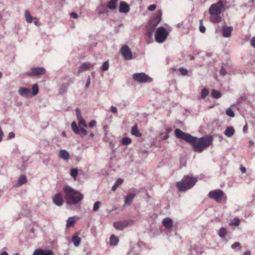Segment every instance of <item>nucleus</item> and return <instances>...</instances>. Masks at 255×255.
I'll return each mask as SVG.
<instances>
[{
    "instance_id": "nucleus-6",
    "label": "nucleus",
    "mask_w": 255,
    "mask_h": 255,
    "mask_svg": "<svg viewBox=\"0 0 255 255\" xmlns=\"http://www.w3.org/2000/svg\"><path fill=\"white\" fill-rule=\"evenodd\" d=\"M132 79L140 83H150L153 80L151 78L143 72L134 73L132 75Z\"/></svg>"
},
{
    "instance_id": "nucleus-26",
    "label": "nucleus",
    "mask_w": 255,
    "mask_h": 255,
    "mask_svg": "<svg viewBox=\"0 0 255 255\" xmlns=\"http://www.w3.org/2000/svg\"><path fill=\"white\" fill-rule=\"evenodd\" d=\"M235 129L232 127H228L224 131V134L228 137H232L235 133Z\"/></svg>"
},
{
    "instance_id": "nucleus-12",
    "label": "nucleus",
    "mask_w": 255,
    "mask_h": 255,
    "mask_svg": "<svg viewBox=\"0 0 255 255\" xmlns=\"http://www.w3.org/2000/svg\"><path fill=\"white\" fill-rule=\"evenodd\" d=\"M142 242H138L134 245L129 251L128 255H140L139 253L142 250V247L143 246Z\"/></svg>"
},
{
    "instance_id": "nucleus-47",
    "label": "nucleus",
    "mask_w": 255,
    "mask_h": 255,
    "mask_svg": "<svg viewBox=\"0 0 255 255\" xmlns=\"http://www.w3.org/2000/svg\"><path fill=\"white\" fill-rule=\"evenodd\" d=\"M200 25L199 26V30L202 33H204L206 31L205 27L202 24V20H200Z\"/></svg>"
},
{
    "instance_id": "nucleus-10",
    "label": "nucleus",
    "mask_w": 255,
    "mask_h": 255,
    "mask_svg": "<svg viewBox=\"0 0 255 255\" xmlns=\"http://www.w3.org/2000/svg\"><path fill=\"white\" fill-rule=\"evenodd\" d=\"M133 223L132 220H125L121 221H117L114 223V227L118 230H123L125 228L130 226Z\"/></svg>"
},
{
    "instance_id": "nucleus-23",
    "label": "nucleus",
    "mask_w": 255,
    "mask_h": 255,
    "mask_svg": "<svg viewBox=\"0 0 255 255\" xmlns=\"http://www.w3.org/2000/svg\"><path fill=\"white\" fill-rule=\"evenodd\" d=\"M131 133L132 135L137 137L141 136V133L139 132L136 124L134 125L131 128Z\"/></svg>"
},
{
    "instance_id": "nucleus-45",
    "label": "nucleus",
    "mask_w": 255,
    "mask_h": 255,
    "mask_svg": "<svg viewBox=\"0 0 255 255\" xmlns=\"http://www.w3.org/2000/svg\"><path fill=\"white\" fill-rule=\"evenodd\" d=\"M101 202L100 201H97L96 202L93 206V211H97L100 207V205H101Z\"/></svg>"
},
{
    "instance_id": "nucleus-3",
    "label": "nucleus",
    "mask_w": 255,
    "mask_h": 255,
    "mask_svg": "<svg viewBox=\"0 0 255 255\" xmlns=\"http://www.w3.org/2000/svg\"><path fill=\"white\" fill-rule=\"evenodd\" d=\"M197 182V178L185 175L180 181L176 183V186L179 192H185L192 188Z\"/></svg>"
},
{
    "instance_id": "nucleus-51",
    "label": "nucleus",
    "mask_w": 255,
    "mask_h": 255,
    "mask_svg": "<svg viewBox=\"0 0 255 255\" xmlns=\"http://www.w3.org/2000/svg\"><path fill=\"white\" fill-rule=\"evenodd\" d=\"M156 7L155 4H151L149 5L148 7V10L149 11H153Z\"/></svg>"
},
{
    "instance_id": "nucleus-53",
    "label": "nucleus",
    "mask_w": 255,
    "mask_h": 255,
    "mask_svg": "<svg viewBox=\"0 0 255 255\" xmlns=\"http://www.w3.org/2000/svg\"><path fill=\"white\" fill-rule=\"evenodd\" d=\"M123 179H121V178H119V179H118L116 181V182L115 184H116V185H117L119 186H120V185H121V184L123 183Z\"/></svg>"
},
{
    "instance_id": "nucleus-54",
    "label": "nucleus",
    "mask_w": 255,
    "mask_h": 255,
    "mask_svg": "<svg viewBox=\"0 0 255 255\" xmlns=\"http://www.w3.org/2000/svg\"><path fill=\"white\" fill-rule=\"evenodd\" d=\"M70 15L71 17H73L74 18H77L78 17L77 13L75 12H72L70 13Z\"/></svg>"
},
{
    "instance_id": "nucleus-4",
    "label": "nucleus",
    "mask_w": 255,
    "mask_h": 255,
    "mask_svg": "<svg viewBox=\"0 0 255 255\" xmlns=\"http://www.w3.org/2000/svg\"><path fill=\"white\" fill-rule=\"evenodd\" d=\"M226 3V0H219L217 2L212 4L209 9V14L212 16L220 15L225 10V4Z\"/></svg>"
},
{
    "instance_id": "nucleus-22",
    "label": "nucleus",
    "mask_w": 255,
    "mask_h": 255,
    "mask_svg": "<svg viewBox=\"0 0 255 255\" xmlns=\"http://www.w3.org/2000/svg\"><path fill=\"white\" fill-rule=\"evenodd\" d=\"M135 196L136 195L134 193H130L126 196L125 198V204L124 206H126L127 205H130Z\"/></svg>"
},
{
    "instance_id": "nucleus-16",
    "label": "nucleus",
    "mask_w": 255,
    "mask_h": 255,
    "mask_svg": "<svg viewBox=\"0 0 255 255\" xmlns=\"http://www.w3.org/2000/svg\"><path fill=\"white\" fill-rule=\"evenodd\" d=\"M73 82L74 79H71L69 80L68 83H63L59 89V94L62 95L66 93L68 90L69 86Z\"/></svg>"
},
{
    "instance_id": "nucleus-63",
    "label": "nucleus",
    "mask_w": 255,
    "mask_h": 255,
    "mask_svg": "<svg viewBox=\"0 0 255 255\" xmlns=\"http://www.w3.org/2000/svg\"><path fill=\"white\" fill-rule=\"evenodd\" d=\"M0 255H8V254L6 252L4 251L2 252Z\"/></svg>"
},
{
    "instance_id": "nucleus-32",
    "label": "nucleus",
    "mask_w": 255,
    "mask_h": 255,
    "mask_svg": "<svg viewBox=\"0 0 255 255\" xmlns=\"http://www.w3.org/2000/svg\"><path fill=\"white\" fill-rule=\"evenodd\" d=\"M81 238L77 236H73L72 239V241L75 247H78L80 244Z\"/></svg>"
},
{
    "instance_id": "nucleus-14",
    "label": "nucleus",
    "mask_w": 255,
    "mask_h": 255,
    "mask_svg": "<svg viewBox=\"0 0 255 255\" xmlns=\"http://www.w3.org/2000/svg\"><path fill=\"white\" fill-rule=\"evenodd\" d=\"M18 94L25 98H29L31 97V92L30 89L25 87H21L18 90Z\"/></svg>"
},
{
    "instance_id": "nucleus-13",
    "label": "nucleus",
    "mask_w": 255,
    "mask_h": 255,
    "mask_svg": "<svg viewBox=\"0 0 255 255\" xmlns=\"http://www.w3.org/2000/svg\"><path fill=\"white\" fill-rule=\"evenodd\" d=\"M71 128L76 134H79L82 132L84 135H86L87 134V131L84 128H80V129H79L75 121L72 123Z\"/></svg>"
},
{
    "instance_id": "nucleus-2",
    "label": "nucleus",
    "mask_w": 255,
    "mask_h": 255,
    "mask_svg": "<svg viewBox=\"0 0 255 255\" xmlns=\"http://www.w3.org/2000/svg\"><path fill=\"white\" fill-rule=\"evenodd\" d=\"M64 200L67 208L72 209L74 206L79 205L84 198L83 195L71 187L66 185L63 188Z\"/></svg>"
},
{
    "instance_id": "nucleus-41",
    "label": "nucleus",
    "mask_w": 255,
    "mask_h": 255,
    "mask_svg": "<svg viewBox=\"0 0 255 255\" xmlns=\"http://www.w3.org/2000/svg\"><path fill=\"white\" fill-rule=\"evenodd\" d=\"M109 62L108 61H105L103 64L102 67H101V69L103 71H107L109 69Z\"/></svg>"
},
{
    "instance_id": "nucleus-44",
    "label": "nucleus",
    "mask_w": 255,
    "mask_h": 255,
    "mask_svg": "<svg viewBox=\"0 0 255 255\" xmlns=\"http://www.w3.org/2000/svg\"><path fill=\"white\" fill-rule=\"evenodd\" d=\"M179 71L180 72V74L183 76H186L188 75V71L187 70V69L184 68H179Z\"/></svg>"
},
{
    "instance_id": "nucleus-61",
    "label": "nucleus",
    "mask_w": 255,
    "mask_h": 255,
    "mask_svg": "<svg viewBox=\"0 0 255 255\" xmlns=\"http://www.w3.org/2000/svg\"><path fill=\"white\" fill-rule=\"evenodd\" d=\"M251 252L250 251H246L244 253L243 255H251Z\"/></svg>"
},
{
    "instance_id": "nucleus-40",
    "label": "nucleus",
    "mask_w": 255,
    "mask_h": 255,
    "mask_svg": "<svg viewBox=\"0 0 255 255\" xmlns=\"http://www.w3.org/2000/svg\"><path fill=\"white\" fill-rule=\"evenodd\" d=\"M210 20L214 23H219L221 21V17L220 15L213 16L210 18Z\"/></svg>"
},
{
    "instance_id": "nucleus-9",
    "label": "nucleus",
    "mask_w": 255,
    "mask_h": 255,
    "mask_svg": "<svg viewBox=\"0 0 255 255\" xmlns=\"http://www.w3.org/2000/svg\"><path fill=\"white\" fill-rule=\"evenodd\" d=\"M46 70L43 67H32L30 71L25 73V75L28 76H35L42 75L45 73Z\"/></svg>"
},
{
    "instance_id": "nucleus-38",
    "label": "nucleus",
    "mask_w": 255,
    "mask_h": 255,
    "mask_svg": "<svg viewBox=\"0 0 255 255\" xmlns=\"http://www.w3.org/2000/svg\"><path fill=\"white\" fill-rule=\"evenodd\" d=\"M78 120V125H79L80 128H86L87 127V125L85 122V121L83 118L79 119Z\"/></svg>"
},
{
    "instance_id": "nucleus-35",
    "label": "nucleus",
    "mask_w": 255,
    "mask_h": 255,
    "mask_svg": "<svg viewBox=\"0 0 255 255\" xmlns=\"http://www.w3.org/2000/svg\"><path fill=\"white\" fill-rule=\"evenodd\" d=\"M209 91L208 89L203 88L201 92L200 98L202 99H205L209 95Z\"/></svg>"
},
{
    "instance_id": "nucleus-36",
    "label": "nucleus",
    "mask_w": 255,
    "mask_h": 255,
    "mask_svg": "<svg viewBox=\"0 0 255 255\" xmlns=\"http://www.w3.org/2000/svg\"><path fill=\"white\" fill-rule=\"evenodd\" d=\"M211 95L213 98L215 99H218L220 98L221 96V93L219 91L216 90L215 89L212 90Z\"/></svg>"
},
{
    "instance_id": "nucleus-33",
    "label": "nucleus",
    "mask_w": 255,
    "mask_h": 255,
    "mask_svg": "<svg viewBox=\"0 0 255 255\" xmlns=\"http://www.w3.org/2000/svg\"><path fill=\"white\" fill-rule=\"evenodd\" d=\"M32 92H31V97L36 96L38 94L39 92V88L37 84H34L32 86Z\"/></svg>"
},
{
    "instance_id": "nucleus-18",
    "label": "nucleus",
    "mask_w": 255,
    "mask_h": 255,
    "mask_svg": "<svg viewBox=\"0 0 255 255\" xmlns=\"http://www.w3.org/2000/svg\"><path fill=\"white\" fill-rule=\"evenodd\" d=\"M233 29L231 26L224 25L222 27V35L224 37H230Z\"/></svg>"
},
{
    "instance_id": "nucleus-20",
    "label": "nucleus",
    "mask_w": 255,
    "mask_h": 255,
    "mask_svg": "<svg viewBox=\"0 0 255 255\" xmlns=\"http://www.w3.org/2000/svg\"><path fill=\"white\" fill-rule=\"evenodd\" d=\"M129 11V7L128 4L125 2L121 1L120 3L119 11L121 13H127Z\"/></svg>"
},
{
    "instance_id": "nucleus-62",
    "label": "nucleus",
    "mask_w": 255,
    "mask_h": 255,
    "mask_svg": "<svg viewBox=\"0 0 255 255\" xmlns=\"http://www.w3.org/2000/svg\"><path fill=\"white\" fill-rule=\"evenodd\" d=\"M34 19V23L36 25H38V21L37 20V19L36 18H33Z\"/></svg>"
},
{
    "instance_id": "nucleus-27",
    "label": "nucleus",
    "mask_w": 255,
    "mask_h": 255,
    "mask_svg": "<svg viewBox=\"0 0 255 255\" xmlns=\"http://www.w3.org/2000/svg\"><path fill=\"white\" fill-rule=\"evenodd\" d=\"M118 0H110L107 3V7L111 9H116L117 6Z\"/></svg>"
},
{
    "instance_id": "nucleus-37",
    "label": "nucleus",
    "mask_w": 255,
    "mask_h": 255,
    "mask_svg": "<svg viewBox=\"0 0 255 255\" xmlns=\"http://www.w3.org/2000/svg\"><path fill=\"white\" fill-rule=\"evenodd\" d=\"M78 174V170L77 168H72L70 171V175L75 179L77 177Z\"/></svg>"
},
{
    "instance_id": "nucleus-58",
    "label": "nucleus",
    "mask_w": 255,
    "mask_h": 255,
    "mask_svg": "<svg viewBox=\"0 0 255 255\" xmlns=\"http://www.w3.org/2000/svg\"><path fill=\"white\" fill-rule=\"evenodd\" d=\"M168 138H169V134L167 132H166L164 134V135L163 136L162 138L164 140H165L167 139Z\"/></svg>"
},
{
    "instance_id": "nucleus-1",
    "label": "nucleus",
    "mask_w": 255,
    "mask_h": 255,
    "mask_svg": "<svg viewBox=\"0 0 255 255\" xmlns=\"http://www.w3.org/2000/svg\"><path fill=\"white\" fill-rule=\"evenodd\" d=\"M174 132L177 138L183 139L189 143L192 146L193 150L197 152H202L204 149L212 144L213 140L211 135L198 138L184 132L179 128H176Z\"/></svg>"
},
{
    "instance_id": "nucleus-11",
    "label": "nucleus",
    "mask_w": 255,
    "mask_h": 255,
    "mask_svg": "<svg viewBox=\"0 0 255 255\" xmlns=\"http://www.w3.org/2000/svg\"><path fill=\"white\" fill-rule=\"evenodd\" d=\"M121 52L125 60H129L132 59V53L128 45L123 46L121 49Z\"/></svg>"
},
{
    "instance_id": "nucleus-28",
    "label": "nucleus",
    "mask_w": 255,
    "mask_h": 255,
    "mask_svg": "<svg viewBox=\"0 0 255 255\" xmlns=\"http://www.w3.org/2000/svg\"><path fill=\"white\" fill-rule=\"evenodd\" d=\"M227 234V230L224 227H221L218 232V236L222 239H224Z\"/></svg>"
},
{
    "instance_id": "nucleus-15",
    "label": "nucleus",
    "mask_w": 255,
    "mask_h": 255,
    "mask_svg": "<svg viewBox=\"0 0 255 255\" xmlns=\"http://www.w3.org/2000/svg\"><path fill=\"white\" fill-rule=\"evenodd\" d=\"M53 203L58 206H61L64 203V199L60 193H57L53 198Z\"/></svg>"
},
{
    "instance_id": "nucleus-21",
    "label": "nucleus",
    "mask_w": 255,
    "mask_h": 255,
    "mask_svg": "<svg viewBox=\"0 0 255 255\" xmlns=\"http://www.w3.org/2000/svg\"><path fill=\"white\" fill-rule=\"evenodd\" d=\"M79 219V218L77 216H72L69 217L66 220V228L72 227L74 225L75 222Z\"/></svg>"
},
{
    "instance_id": "nucleus-57",
    "label": "nucleus",
    "mask_w": 255,
    "mask_h": 255,
    "mask_svg": "<svg viewBox=\"0 0 255 255\" xmlns=\"http://www.w3.org/2000/svg\"><path fill=\"white\" fill-rule=\"evenodd\" d=\"M14 136H15V134L14 132H10L8 133V137L9 138H12L14 137Z\"/></svg>"
},
{
    "instance_id": "nucleus-30",
    "label": "nucleus",
    "mask_w": 255,
    "mask_h": 255,
    "mask_svg": "<svg viewBox=\"0 0 255 255\" xmlns=\"http://www.w3.org/2000/svg\"><path fill=\"white\" fill-rule=\"evenodd\" d=\"M27 178L25 175H21L18 180L17 186H21L27 182Z\"/></svg>"
},
{
    "instance_id": "nucleus-49",
    "label": "nucleus",
    "mask_w": 255,
    "mask_h": 255,
    "mask_svg": "<svg viewBox=\"0 0 255 255\" xmlns=\"http://www.w3.org/2000/svg\"><path fill=\"white\" fill-rule=\"evenodd\" d=\"M90 83H91L90 77L88 76V79L87 80V82H86V85H85V88L86 89H88L89 88L90 85Z\"/></svg>"
},
{
    "instance_id": "nucleus-64",
    "label": "nucleus",
    "mask_w": 255,
    "mask_h": 255,
    "mask_svg": "<svg viewBox=\"0 0 255 255\" xmlns=\"http://www.w3.org/2000/svg\"><path fill=\"white\" fill-rule=\"evenodd\" d=\"M147 34L150 37L151 36L152 34V31H148L147 32Z\"/></svg>"
},
{
    "instance_id": "nucleus-56",
    "label": "nucleus",
    "mask_w": 255,
    "mask_h": 255,
    "mask_svg": "<svg viewBox=\"0 0 255 255\" xmlns=\"http://www.w3.org/2000/svg\"><path fill=\"white\" fill-rule=\"evenodd\" d=\"M227 72L225 70V69L223 67H222L220 70V73L221 74L223 75H225L226 74Z\"/></svg>"
},
{
    "instance_id": "nucleus-24",
    "label": "nucleus",
    "mask_w": 255,
    "mask_h": 255,
    "mask_svg": "<svg viewBox=\"0 0 255 255\" xmlns=\"http://www.w3.org/2000/svg\"><path fill=\"white\" fill-rule=\"evenodd\" d=\"M59 156L61 158L65 160H68L70 156L69 152L64 149H61L59 151Z\"/></svg>"
},
{
    "instance_id": "nucleus-25",
    "label": "nucleus",
    "mask_w": 255,
    "mask_h": 255,
    "mask_svg": "<svg viewBox=\"0 0 255 255\" xmlns=\"http://www.w3.org/2000/svg\"><path fill=\"white\" fill-rule=\"evenodd\" d=\"M162 224L167 229H170L172 227L173 221L171 219L166 218L162 221Z\"/></svg>"
},
{
    "instance_id": "nucleus-5",
    "label": "nucleus",
    "mask_w": 255,
    "mask_h": 255,
    "mask_svg": "<svg viewBox=\"0 0 255 255\" xmlns=\"http://www.w3.org/2000/svg\"><path fill=\"white\" fill-rule=\"evenodd\" d=\"M168 32L163 27H158L155 33V39L159 43H163L166 39Z\"/></svg>"
},
{
    "instance_id": "nucleus-19",
    "label": "nucleus",
    "mask_w": 255,
    "mask_h": 255,
    "mask_svg": "<svg viewBox=\"0 0 255 255\" xmlns=\"http://www.w3.org/2000/svg\"><path fill=\"white\" fill-rule=\"evenodd\" d=\"M94 65L90 62L83 63L79 67L78 71V74L85 71L90 70L91 68L93 67Z\"/></svg>"
},
{
    "instance_id": "nucleus-34",
    "label": "nucleus",
    "mask_w": 255,
    "mask_h": 255,
    "mask_svg": "<svg viewBox=\"0 0 255 255\" xmlns=\"http://www.w3.org/2000/svg\"><path fill=\"white\" fill-rule=\"evenodd\" d=\"M98 12L100 14H104L108 12L107 6L101 5L98 7Z\"/></svg>"
},
{
    "instance_id": "nucleus-31",
    "label": "nucleus",
    "mask_w": 255,
    "mask_h": 255,
    "mask_svg": "<svg viewBox=\"0 0 255 255\" xmlns=\"http://www.w3.org/2000/svg\"><path fill=\"white\" fill-rule=\"evenodd\" d=\"M25 17L26 21L28 23H31L32 22L33 17L30 15L29 11L27 10L25 11Z\"/></svg>"
},
{
    "instance_id": "nucleus-39",
    "label": "nucleus",
    "mask_w": 255,
    "mask_h": 255,
    "mask_svg": "<svg viewBox=\"0 0 255 255\" xmlns=\"http://www.w3.org/2000/svg\"><path fill=\"white\" fill-rule=\"evenodd\" d=\"M131 142V140L130 138L128 137H124L122 139V143L123 145H128Z\"/></svg>"
},
{
    "instance_id": "nucleus-42",
    "label": "nucleus",
    "mask_w": 255,
    "mask_h": 255,
    "mask_svg": "<svg viewBox=\"0 0 255 255\" xmlns=\"http://www.w3.org/2000/svg\"><path fill=\"white\" fill-rule=\"evenodd\" d=\"M241 221L239 219L235 218L231 222V225L235 226H238L240 224Z\"/></svg>"
},
{
    "instance_id": "nucleus-59",
    "label": "nucleus",
    "mask_w": 255,
    "mask_h": 255,
    "mask_svg": "<svg viewBox=\"0 0 255 255\" xmlns=\"http://www.w3.org/2000/svg\"><path fill=\"white\" fill-rule=\"evenodd\" d=\"M240 170L242 173H245L246 172V168L242 165L240 167Z\"/></svg>"
},
{
    "instance_id": "nucleus-29",
    "label": "nucleus",
    "mask_w": 255,
    "mask_h": 255,
    "mask_svg": "<svg viewBox=\"0 0 255 255\" xmlns=\"http://www.w3.org/2000/svg\"><path fill=\"white\" fill-rule=\"evenodd\" d=\"M119 241V239L114 235H112L110 238V244L112 246L117 245Z\"/></svg>"
},
{
    "instance_id": "nucleus-48",
    "label": "nucleus",
    "mask_w": 255,
    "mask_h": 255,
    "mask_svg": "<svg viewBox=\"0 0 255 255\" xmlns=\"http://www.w3.org/2000/svg\"><path fill=\"white\" fill-rule=\"evenodd\" d=\"M96 121L95 120H92L89 124V126L90 128H92L94 127L96 125Z\"/></svg>"
},
{
    "instance_id": "nucleus-52",
    "label": "nucleus",
    "mask_w": 255,
    "mask_h": 255,
    "mask_svg": "<svg viewBox=\"0 0 255 255\" xmlns=\"http://www.w3.org/2000/svg\"><path fill=\"white\" fill-rule=\"evenodd\" d=\"M111 111L114 114H117L118 113L117 108L114 106L111 107Z\"/></svg>"
},
{
    "instance_id": "nucleus-60",
    "label": "nucleus",
    "mask_w": 255,
    "mask_h": 255,
    "mask_svg": "<svg viewBox=\"0 0 255 255\" xmlns=\"http://www.w3.org/2000/svg\"><path fill=\"white\" fill-rule=\"evenodd\" d=\"M118 187V186L115 183L112 188V191H115L117 189Z\"/></svg>"
},
{
    "instance_id": "nucleus-43",
    "label": "nucleus",
    "mask_w": 255,
    "mask_h": 255,
    "mask_svg": "<svg viewBox=\"0 0 255 255\" xmlns=\"http://www.w3.org/2000/svg\"><path fill=\"white\" fill-rule=\"evenodd\" d=\"M226 114L230 117H235L234 112L230 108H228L226 110Z\"/></svg>"
},
{
    "instance_id": "nucleus-50",
    "label": "nucleus",
    "mask_w": 255,
    "mask_h": 255,
    "mask_svg": "<svg viewBox=\"0 0 255 255\" xmlns=\"http://www.w3.org/2000/svg\"><path fill=\"white\" fill-rule=\"evenodd\" d=\"M240 246V244L239 242L234 243L231 246L232 249H236L237 247Z\"/></svg>"
},
{
    "instance_id": "nucleus-8",
    "label": "nucleus",
    "mask_w": 255,
    "mask_h": 255,
    "mask_svg": "<svg viewBox=\"0 0 255 255\" xmlns=\"http://www.w3.org/2000/svg\"><path fill=\"white\" fill-rule=\"evenodd\" d=\"M162 11L161 10H158L155 14L152 16L149 21V25L153 29L158 25L161 19Z\"/></svg>"
},
{
    "instance_id": "nucleus-17",
    "label": "nucleus",
    "mask_w": 255,
    "mask_h": 255,
    "mask_svg": "<svg viewBox=\"0 0 255 255\" xmlns=\"http://www.w3.org/2000/svg\"><path fill=\"white\" fill-rule=\"evenodd\" d=\"M33 255H54V253L51 250L38 249L34 251Z\"/></svg>"
},
{
    "instance_id": "nucleus-7",
    "label": "nucleus",
    "mask_w": 255,
    "mask_h": 255,
    "mask_svg": "<svg viewBox=\"0 0 255 255\" xmlns=\"http://www.w3.org/2000/svg\"><path fill=\"white\" fill-rule=\"evenodd\" d=\"M224 192L221 189H216L211 191L208 194V197L215 200L217 202H220L224 196Z\"/></svg>"
},
{
    "instance_id": "nucleus-46",
    "label": "nucleus",
    "mask_w": 255,
    "mask_h": 255,
    "mask_svg": "<svg viewBox=\"0 0 255 255\" xmlns=\"http://www.w3.org/2000/svg\"><path fill=\"white\" fill-rule=\"evenodd\" d=\"M76 114L77 116V120L81 119L83 118L81 114V112L79 108H76L75 110Z\"/></svg>"
},
{
    "instance_id": "nucleus-55",
    "label": "nucleus",
    "mask_w": 255,
    "mask_h": 255,
    "mask_svg": "<svg viewBox=\"0 0 255 255\" xmlns=\"http://www.w3.org/2000/svg\"><path fill=\"white\" fill-rule=\"evenodd\" d=\"M251 45L255 48V36L253 37L250 41Z\"/></svg>"
}]
</instances>
